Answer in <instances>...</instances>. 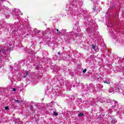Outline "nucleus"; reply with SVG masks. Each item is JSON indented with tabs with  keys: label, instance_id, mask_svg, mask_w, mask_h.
<instances>
[{
	"label": "nucleus",
	"instance_id": "obj_1",
	"mask_svg": "<svg viewBox=\"0 0 124 124\" xmlns=\"http://www.w3.org/2000/svg\"><path fill=\"white\" fill-rule=\"evenodd\" d=\"M109 93H114V89L113 88H110L108 91Z\"/></svg>",
	"mask_w": 124,
	"mask_h": 124
},
{
	"label": "nucleus",
	"instance_id": "obj_2",
	"mask_svg": "<svg viewBox=\"0 0 124 124\" xmlns=\"http://www.w3.org/2000/svg\"><path fill=\"white\" fill-rule=\"evenodd\" d=\"M97 87L98 89H102L103 88V86L100 84H98Z\"/></svg>",
	"mask_w": 124,
	"mask_h": 124
},
{
	"label": "nucleus",
	"instance_id": "obj_3",
	"mask_svg": "<svg viewBox=\"0 0 124 124\" xmlns=\"http://www.w3.org/2000/svg\"><path fill=\"white\" fill-rule=\"evenodd\" d=\"M84 116V114L83 113H79L78 115V117H83Z\"/></svg>",
	"mask_w": 124,
	"mask_h": 124
},
{
	"label": "nucleus",
	"instance_id": "obj_4",
	"mask_svg": "<svg viewBox=\"0 0 124 124\" xmlns=\"http://www.w3.org/2000/svg\"><path fill=\"white\" fill-rule=\"evenodd\" d=\"M53 115H54V116H58L59 115L58 113H57V112L56 111H53Z\"/></svg>",
	"mask_w": 124,
	"mask_h": 124
},
{
	"label": "nucleus",
	"instance_id": "obj_5",
	"mask_svg": "<svg viewBox=\"0 0 124 124\" xmlns=\"http://www.w3.org/2000/svg\"><path fill=\"white\" fill-rule=\"evenodd\" d=\"M25 74L26 76H24V78H27V76H28V71H25Z\"/></svg>",
	"mask_w": 124,
	"mask_h": 124
},
{
	"label": "nucleus",
	"instance_id": "obj_6",
	"mask_svg": "<svg viewBox=\"0 0 124 124\" xmlns=\"http://www.w3.org/2000/svg\"><path fill=\"white\" fill-rule=\"evenodd\" d=\"M19 121H20V119L19 118L17 119L16 121V124H20V123H19Z\"/></svg>",
	"mask_w": 124,
	"mask_h": 124
},
{
	"label": "nucleus",
	"instance_id": "obj_7",
	"mask_svg": "<svg viewBox=\"0 0 124 124\" xmlns=\"http://www.w3.org/2000/svg\"><path fill=\"white\" fill-rule=\"evenodd\" d=\"M5 110H9V108L8 107H5Z\"/></svg>",
	"mask_w": 124,
	"mask_h": 124
},
{
	"label": "nucleus",
	"instance_id": "obj_8",
	"mask_svg": "<svg viewBox=\"0 0 124 124\" xmlns=\"http://www.w3.org/2000/svg\"><path fill=\"white\" fill-rule=\"evenodd\" d=\"M86 71H87V69H84L83 70V73H86Z\"/></svg>",
	"mask_w": 124,
	"mask_h": 124
},
{
	"label": "nucleus",
	"instance_id": "obj_9",
	"mask_svg": "<svg viewBox=\"0 0 124 124\" xmlns=\"http://www.w3.org/2000/svg\"><path fill=\"white\" fill-rule=\"evenodd\" d=\"M104 82L105 84H108V85L110 84V82L104 81Z\"/></svg>",
	"mask_w": 124,
	"mask_h": 124
},
{
	"label": "nucleus",
	"instance_id": "obj_10",
	"mask_svg": "<svg viewBox=\"0 0 124 124\" xmlns=\"http://www.w3.org/2000/svg\"><path fill=\"white\" fill-rule=\"evenodd\" d=\"M111 103H112V104H113V103H117V102H116V101H115V100H112Z\"/></svg>",
	"mask_w": 124,
	"mask_h": 124
},
{
	"label": "nucleus",
	"instance_id": "obj_11",
	"mask_svg": "<svg viewBox=\"0 0 124 124\" xmlns=\"http://www.w3.org/2000/svg\"><path fill=\"white\" fill-rule=\"evenodd\" d=\"M56 31H58V33L59 34H60V33H61V31H59V29H57Z\"/></svg>",
	"mask_w": 124,
	"mask_h": 124
},
{
	"label": "nucleus",
	"instance_id": "obj_12",
	"mask_svg": "<svg viewBox=\"0 0 124 124\" xmlns=\"http://www.w3.org/2000/svg\"><path fill=\"white\" fill-rule=\"evenodd\" d=\"M92 48H93V49H94V48H95V46L93 45H92Z\"/></svg>",
	"mask_w": 124,
	"mask_h": 124
},
{
	"label": "nucleus",
	"instance_id": "obj_13",
	"mask_svg": "<svg viewBox=\"0 0 124 124\" xmlns=\"http://www.w3.org/2000/svg\"><path fill=\"white\" fill-rule=\"evenodd\" d=\"M15 101H16V102H20V101L18 100H15Z\"/></svg>",
	"mask_w": 124,
	"mask_h": 124
},
{
	"label": "nucleus",
	"instance_id": "obj_14",
	"mask_svg": "<svg viewBox=\"0 0 124 124\" xmlns=\"http://www.w3.org/2000/svg\"><path fill=\"white\" fill-rule=\"evenodd\" d=\"M13 92H16V89L13 88Z\"/></svg>",
	"mask_w": 124,
	"mask_h": 124
},
{
	"label": "nucleus",
	"instance_id": "obj_15",
	"mask_svg": "<svg viewBox=\"0 0 124 124\" xmlns=\"http://www.w3.org/2000/svg\"><path fill=\"white\" fill-rule=\"evenodd\" d=\"M93 11H95V7L93 8Z\"/></svg>",
	"mask_w": 124,
	"mask_h": 124
},
{
	"label": "nucleus",
	"instance_id": "obj_16",
	"mask_svg": "<svg viewBox=\"0 0 124 124\" xmlns=\"http://www.w3.org/2000/svg\"><path fill=\"white\" fill-rule=\"evenodd\" d=\"M0 0V1H5V0Z\"/></svg>",
	"mask_w": 124,
	"mask_h": 124
},
{
	"label": "nucleus",
	"instance_id": "obj_17",
	"mask_svg": "<svg viewBox=\"0 0 124 124\" xmlns=\"http://www.w3.org/2000/svg\"><path fill=\"white\" fill-rule=\"evenodd\" d=\"M115 89H116V90H118V87H116Z\"/></svg>",
	"mask_w": 124,
	"mask_h": 124
},
{
	"label": "nucleus",
	"instance_id": "obj_18",
	"mask_svg": "<svg viewBox=\"0 0 124 124\" xmlns=\"http://www.w3.org/2000/svg\"><path fill=\"white\" fill-rule=\"evenodd\" d=\"M58 55H61V53L60 52H58Z\"/></svg>",
	"mask_w": 124,
	"mask_h": 124
},
{
	"label": "nucleus",
	"instance_id": "obj_19",
	"mask_svg": "<svg viewBox=\"0 0 124 124\" xmlns=\"http://www.w3.org/2000/svg\"><path fill=\"white\" fill-rule=\"evenodd\" d=\"M2 33V32L0 31V34H1Z\"/></svg>",
	"mask_w": 124,
	"mask_h": 124
},
{
	"label": "nucleus",
	"instance_id": "obj_20",
	"mask_svg": "<svg viewBox=\"0 0 124 124\" xmlns=\"http://www.w3.org/2000/svg\"><path fill=\"white\" fill-rule=\"evenodd\" d=\"M112 123H113V121L111 122V124H112Z\"/></svg>",
	"mask_w": 124,
	"mask_h": 124
}]
</instances>
